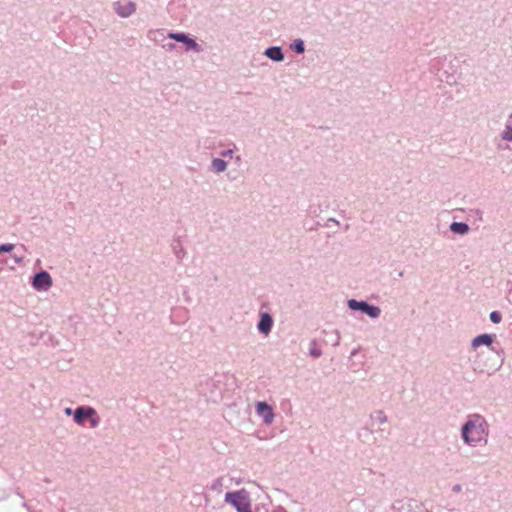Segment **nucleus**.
<instances>
[{"label": "nucleus", "instance_id": "2", "mask_svg": "<svg viewBox=\"0 0 512 512\" xmlns=\"http://www.w3.org/2000/svg\"><path fill=\"white\" fill-rule=\"evenodd\" d=\"M225 501L235 507L238 512H251L249 494L245 489L226 493Z\"/></svg>", "mask_w": 512, "mask_h": 512}, {"label": "nucleus", "instance_id": "11", "mask_svg": "<svg viewBox=\"0 0 512 512\" xmlns=\"http://www.w3.org/2000/svg\"><path fill=\"white\" fill-rule=\"evenodd\" d=\"M451 230L455 233L465 234L469 230V227L465 223L455 222L451 225Z\"/></svg>", "mask_w": 512, "mask_h": 512}, {"label": "nucleus", "instance_id": "7", "mask_svg": "<svg viewBox=\"0 0 512 512\" xmlns=\"http://www.w3.org/2000/svg\"><path fill=\"white\" fill-rule=\"evenodd\" d=\"M273 320L267 313L262 314L261 319L258 323V329L261 333L267 335L272 328Z\"/></svg>", "mask_w": 512, "mask_h": 512}, {"label": "nucleus", "instance_id": "4", "mask_svg": "<svg viewBox=\"0 0 512 512\" xmlns=\"http://www.w3.org/2000/svg\"><path fill=\"white\" fill-rule=\"evenodd\" d=\"M52 285L51 276L47 272H40L35 275L33 286L37 290H47Z\"/></svg>", "mask_w": 512, "mask_h": 512}, {"label": "nucleus", "instance_id": "18", "mask_svg": "<svg viewBox=\"0 0 512 512\" xmlns=\"http://www.w3.org/2000/svg\"><path fill=\"white\" fill-rule=\"evenodd\" d=\"M92 426H96V421L92 420Z\"/></svg>", "mask_w": 512, "mask_h": 512}, {"label": "nucleus", "instance_id": "16", "mask_svg": "<svg viewBox=\"0 0 512 512\" xmlns=\"http://www.w3.org/2000/svg\"><path fill=\"white\" fill-rule=\"evenodd\" d=\"M503 138L512 141V125H508L506 131L504 132Z\"/></svg>", "mask_w": 512, "mask_h": 512}, {"label": "nucleus", "instance_id": "6", "mask_svg": "<svg viewBox=\"0 0 512 512\" xmlns=\"http://www.w3.org/2000/svg\"><path fill=\"white\" fill-rule=\"evenodd\" d=\"M135 9H136V7L133 2H125V3L118 2L115 4L116 12L122 17L130 16L132 13H134Z\"/></svg>", "mask_w": 512, "mask_h": 512}, {"label": "nucleus", "instance_id": "15", "mask_svg": "<svg viewBox=\"0 0 512 512\" xmlns=\"http://www.w3.org/2000/svg\"><path fill=\"white\" fill-rule=\"evenodd\" d=\"M294 49L298 53H302L304 51V44L301 40L294 43Z\"/></svg>", "mask_w": 512, "mask_h": 512}, {"label": "nucleus", "instance_id": "5", "mask_svg": "<svg viewBox=\"0 0 512 512\" xmlns=\"http://www.w3.org/2000/svg\"><path fill=\"white\" fill-rule=\"evenodd\" d=\"M256 411L261 416L266 424H271L274 420V413L272 407L265 402H258L256 404Z\"/></svg>", "mask_w": 512, "mask_h": 512}, {"label": "nucleus", "instance_id": "1", "mask_svg": "<svg viewBox=\"0 0 512 512\" xmlns=\"http://www.w3.org/2000/svg\"><path fill=\"white\" fill-rule=\"evenodd\" d=\"M462 437L467 444L474 445L482 441L486 442L487 428L483 418L475 416L462 428Z\"/></svg>", "mask_w": 512, "mask_h": 512}, {"label": "nucleus", "instance_id": "9", "mask_svg": "<svg viewBox=\"0 0 512 512\" xmlns=\"http://www.w3.org/2000/svg\"><path fill=\"white\" fill-rule=\"evenodd\" d=\"M265 54L274 61H281L283 60V53L279 47H271L268 48L265 52Z\"/></svg>", "mask_w": 512, "mask_h": 512}, {"label": "nucleus", "instance_id": "10", "mask_svg": "<svg viewBox=\"0 0 512 512\" xmlns=\"http://www.w3.org/2000/svg\"><path fill=\"white\" fill-rule=\"evenodd\" d=\"M492 343V338L490 335H487V334H483V335H479L477 336L473 342H472V345L474 347H478L480 345H487L489 346L490 344Z\"/></svg>", "mask_w": 512, "mask_h": 512}, {"label": "nucleus", "instance_id": "3", "mask_svg": "<svg viewBox=\"0 0 512 512\" xmlns=\"http://www.w3.org/2000/svg\"><path fill=\"white\" fill-rule=\"evenodd\" d=\"M348 305L352 310H361L372 318H377L381 313V310L378 307L371 306V305L367 304L366 302H358L356 300H350L348 302Z\"/></svg>", "mask_w": 512, "mask_h": 512}, {"label": "nucleus", "instance_id": "17", "mask_svg": "<svg viewBox=\"0 0 512 512\" xmlns=\"http://www.w3.org/2000/svg\"><path fill=\"white\" fill-rule=\"evenodd\" d=\"M14 249L13 244H3L0 246V253L1 252H11Z\"/></svg>", "mask_w": 512, "mask_h": 512}, {"label": "nucleus", "instance_id": "14", "mask_svg": "<svg viewBox=\"0 0 512 512\" xmlns=\"http://www.w3.org/2000/svg\"><path fill=\"white\" fill-rule=\"evenodd\" d=\"M490 319H491V321H492L493 323L498 324V323H500V322H501L502 317H501V314H500L499 312H497V311H493V312L490 314Z\"/></svg>", "mask_w": 512, "mask_h": 512}, {"label": "nucleus", "instance_id": "12", "mask_svg": "<svg viewBox=\"0 0 512 512\" xmlns=\"http://www.w3.org/2000/svg\"><path fill=\"white\" fill-rule=\"evenodd\" d=\"M212 167L216 172H223L226 169V162L222 159H214Z\"/></svg>", "mask_w": 512, "mask_h": 512}, {"label": "nucleus", "instance_id": "8", "mask_svg": "<svg viewBox=\"0 0 512 512\" xmlns=\"http://www.w3.org/2000/svg\"><path fill=\"white\" fill-rule=\"evenodd\" d=\"M95 411L92 408L79 407L75 411L74 419L78 424H81L85 418H90L94 415Z\"/></svg>", "mask_w": 512, "mask_h": 512}, {"label": "nucleus", "instance_id": "13", "mask_svg": "<svg viewBox=\"0 0 512 512\" xmlns=\"http://www.w3.org/2000/svg\"><path fill=\"white\" fill-rule=\"evenodd\" d=\"M169 37L172 39H175L177 41L185 42L188 45L191 44V40H189L188 37L184 34L171 33V34H169Z\"/></svg>", "mask_w": 512, "mask_h": 512}]
</instances>
